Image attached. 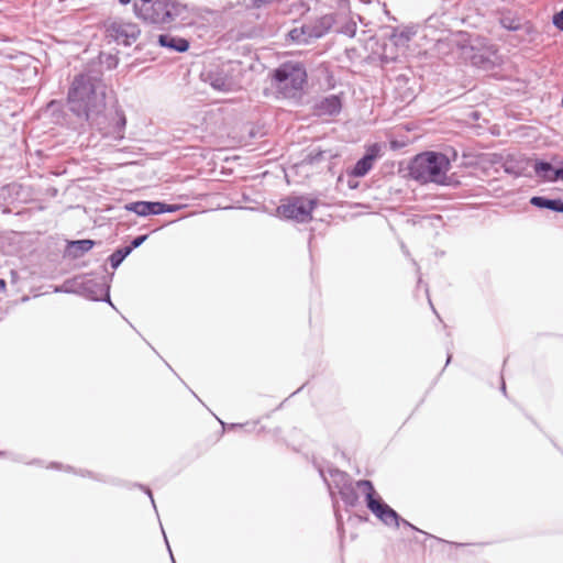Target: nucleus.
<instances>
[{"label": "nucleus", "instance_id": "nucleus-42", "mask_svg": "<svg viewBox=\"0 0 563 563\" xmlns=\"http://www.w3.org/2000/svg\"><path fill=\"white\" fill-rule=\"evenodd\" d=\"M349 186H350V188H354L355 187L354 183H351V181L349 183Z\"/></svg>", "mask_w": 563, "mask_h": 563}, {"label": "nucleus", "instance_id": "nucleus-15", "mask_svg": "<svg viewBox=\"0 0 563 563\" xmlns=\"http://www.w3.org/2000/svg\"><path fill=\"white\" fill-rule=\"evenodd\" d=\"M451 20L452 16L446 11H442L441 13L434 12L426 20L424 27L427 30H434L441 32L448 31Z\"/></svg>", "mask_w": 563, "mask_h": 563}, {"label": "nucleus", "instance_id": "nucleus-3", "mask_svg": "<svg viewBox=\"0 0 563 563\" xmlns=\"http://www.w3.org/2000/svg\"><path fill=\"white\" fill-rule=\"evenodd\" d=\"M451 163L446 155L440 152H423L416 155L409 163V175L421 183H434L444 185L446 173Z\"/></svg>", "mask_w": 563, "mask_h": 563}, {"label": "nucleus", "instance_id": "nucleus-19", "mask_svg": "<svg viewBox=\"0 0 563 563\" xmlns=\"http://www.w3.org/2000/svg\"><path fill=\"white\" fill-rule=\"evenodd\" d=\"M334 155L330 151H323L320 148H312L306 155L303 162L309 165H316L325 158H332Z\"/></svg>", "mask_w": 563, "mask_h": 563}, {"label": "nucleus", "instance_id": "nucleus-5", "mask_svg": "<svg viewBox=\"0 0 563 563\" xmlns=\"http://www.w3.org/2000/svg\"><path fill=\"white\" fill-rule=\"evenodd\" d=\"M318 203L319 200L317 198L305 196L291 197L285 200L276 211L283 219L307 223L312 220V211Z\"/></svg>", "mask_w": 563, "mask_h": 563}, {"label": "nucleus", "instance_id": "nucleus-6", "mask_svg": "<svg viewBox=\"0 0 563 563\" xmlns=\"http://www.w3.org/2000/svg\"><path fill=\"white\" fill-rule=\"evenodd\" d=\"M106 33L108 37L118 44L131 46L139 40L141 29L136 23L118 20L106 25Z\"/></svg>", "mask_w": 563, "mask_h": 563}, {"label": "nucleus", "instance_id": "nucleus-7", "mask_svg": "<svg viewBox=\"0 0 563 563\" xmlns=\"http://www.w3.org/2000/svg\"><path fill=\"white\" fill-rule=\"evenodd\" d=\"M497 13L498 22L505 30L511 32L523 31L526 34L532 32V25L518 11L503 8L498 9Z\"/></svg>", "mask_w": 563, "mask_h": 563}, {"label": "nucleus", "instance_id": "nucleus-24", "mask_svg": "<svg viewBox=\"0 0 563 563\" xmlns=\"http://www.w3.org/2000/svg\"><path fill=\"white\" fill-rule=\"evenodd\" d=\"M186 5L176 1V0H169V3L167 4V10L170 13V23L176 20V18L180 16L186 11Z\"/></svg>", "mask_w": 563, "mask_h": 563}, {"label": "nucleus", "instance_id": "nucleus-43", "mask_svg": "<svg viewBox=\"0 0 563 563\" xmlns=\"http://www.w3.org/2000/svg\"><path fill=\"white\" fill-rule=\"evenodd\" d=\"M4 453L3 452H0V456L3 455Z\"/></svg>", "mask_w": 563, "mask_h": 563}, {"label": "nucleus", "instance_id": "nucleus-4", "mask_svg": "<svg viewBox=\"0 0 563 563\" xmlns=\"http://www.w3.org/2000/svg\"><path fill=\"white\" fill-rule=\"evenodd\" d=\"M356 487L362 490L367 509L385 526L398 528L400 525H404L405 527L426 534L424 531L401 518L395 509L386 504L369 479L357 481ZM427 536L429 534L427 533Z\"/></svg>", "mask_w": 563, "mask_h": 563}, {"label": "nucleus", "instance_id": "nucleus-26", "mask_svg": "<svg viewBox=\"0 0 563 563\" xmlns=\"http://www.w3.org/2000/svg\"><path fill=\"white\" fill-rule=\"evenodd\" d=\"M148 235L147 234H143V235H137L135 236L132 241H131V244L125 246L126 249H131V252L135 249H137L139 246H141L146 240H147Z\"/></svg>", "mask_w": 563, "mask_h": 563}, {"label": "nucleus", "instance_id": "nucleus-34", "mask_svg": "<svg viewBox=\"0 0 563 563\" xmlns=\"http://www.w3.org/2000/svg\"><path fill=\"white\" fill-rule=\"evenodd\" d=\"M320 475L321 477L323 478V481L327 483V485L329 486V488H331V484L328 482L327 477L324 476V472L322 470H320Z\"/></svg>", "mask_w": 563, "mask_h": 563}, {"label": "nucleus", "instance_id": "nucleus-18", "mask_svg": "<svg viewBox=\"0 0 563 563\" xmlns=\"http://www.w3.org/2000/svg\"><path fill=\"white\" fill-rule=\"evenodd\" d=\"M158 44L162 47H166L178 53L186 52L189 48V43L186 38L170 34L158 35Z\"/></svg>", "mask_w": 563, "mask_h": 563}, {"label": "nucleus", "instance_id": "nucleus-31", "mask_svg": "<svg viewBox=\"0 0 563 563\" xmlns=\"http://www.w3.org/2000/svg\"><path fill=\"white\" fill-rule=\"evenodd\" d=\"M139 487L145 490V493H146V494L148 495V497L151 498V501H152L153 507H154V508H156V506H155V501H154V498H153V495H152L151 489H150V488H147V487H144L143 485H140Z\"/></svg>", "mask_w": 563, "mask_h": 563}, {"label": "nucleus", "instance_id": "nucleus-32", "mask_svg": "<svg viewBox=\"0 0 563 563\" xmlns=\"http://www.w3.org/2000/svg\"><path fill=\"white\" fill-rule=\"evenodd\" d=\"M345 34H349L350 36H354L355 34V24L350 25L346 27V30L342 31Z\"/></svg>", "mask_w": 563, "mask_h": 563}, {"label": "nucleus", "instance_id": "nucleus-1", "mask_svg": "<svg viewBox=\"0 0 563 563\" xmlns=\"http://www.w3.org/2000/svg\"><path fill=\"white\" fill-rule=\"evenodd\" d=\"M69 110L103 136L123 139L126 119L123 111L108 108L106 103V85L101 74L87 70L76 75L67 95Z\"/></svg>", "mask_w": 563, "mask_h": 563}, {"label": "nucleus", "instance_id": "nucleus-10", "mask_svg": "<svg viewBox=\"0 0 563 563\" xmlns=\"http://www.w3.org/2000/svg\"><path fill=\"white\" fill-rule=\"evenodd\" d=\"M380 147L378 144L371 145L365 154L355 163L351 170L354 177H364L373 167L374 162L379 156Z\"/></svg>", "mask_w": 563, "mask_h": 563}, {"label": "nucleus", "instance_id": "nucleus-2", "mask_svg": "<svg viewBox=\"0 0 563 563\" xmlns=\"http://www.w3.org/2000/svg\"><path fill=\"white\" fill-rule=\"evenodd\" d=\"M271 86L278 97L298 101L301 99L308 74L298 60H287L271 73Z\"/></svg>", "mask_w": 563, "mask_h": 563}, {"label": "nucleus", "instance_id": "nucleus-28", "mask_svg": "<svg viewBox=\"0 0 563 563\" xmlns=\"http://www.w3.org/2000/svg\"><path fill=\"white\" fill-rule=\"evenodd\" d=\"M159 207H161V214L162 213H167V212H175L177 210H179V206L177 205H168V203H165V202H162L159 201Z\"/></svg>", "mask_w": 563, "mask_h": 563}, {"label": "nucleus", "instance_id": "nucleus-14", "mask_svg": "<svg viewBox=\"0 0 563 563\" xmlns=\"http://www.w3.org/2000/svg\"><path fill=\"white\" fill-rule=\"evenodd\" d=\"M124 209L134 212L140 217H146L151 214H161L159 201H134L129 202L124 206Z\"/></svg>", "mask_w": 563, "mask_h": 563}, {"label": "nucleus", "instance_id": "nucleus-17", "mask_svg": "<svg viewBox=\"0 0 563 563\" xmlns=\"http://www.w3.org/2000/svg\"><path fill=\"white\" fill-rule=\"evenodd\" d=\"M530 203L539 209H548L556 213H563V199L548 198L545 196H533L530 198Z\"/></svg>", "mask_w": 563, "mask_h": 563}, {"label": "nucleus", "instance_id": "nucleus-27", "mask_svg": "<svg viewBox=\"0 0 563 563\" xmlns=\"http://www.w3.org/2000/svg\"><path fill=\"white\" fill-rule=\"evenodd\" d=\"M552 22L555 27L563 31V9L553 15Z\"/></svg>", "mask_w": 563, "mask_h": 563}, {"label": "nucleus", "instance_id": "nucleus-40", "mask_svg": "<svg viewBox=\"0 0 563 563\" xmlns=\"http://www.w3.org/2000/svg\"><path fill=\"white\" fill-rule=\"evenodd\" d=\"M451 358H452V355H451V354H449V355H448V360H446V365L451 362Z\"/></svg>", "mask_w": 563, "mask_h": 563}, {"label": "nucleus", "instance_id": "nucleus-8", "mask_svg": "<svg viewBox=\"0 0 563 563\" xmlns=\"http://www.w3.org/2000/svg\"><path fill=\"white\" fill-rule=\"evenodd\" d=\"M203 80L208 82L214 90L220 92H229L234 89L235 81L224 68L216 67L203 74Z\"/></svg>", "mask_w": 563, "mask_h": 563}, {"label": "nucleus", "instance_id": "nucleus-39", "mask_svg": "<svg viewBox=\"0 0 563 563\" xmlns=\"http://www.w3.org/2000/svg\"><path fill=\"white\" fill-rule=\"evenodd\" d=\"M400 37H404L406 41L409 40V36L408 35H405L404 33L400 34Z\"/></svg>", "mask_w": 563, "mask_h": 563}, {"label": "nucleus", "instance_id": "nucleus-11", "mask_svg": "<svg viewBox=\"0 0 563 563\" xmlns=\"http://www.w3.org/2000/svg\"><path fill=\"white\" fill-rule=\"evenodd\" d=\"M169 0H155L150 5V11L145 12L142 18L155 24L170 23V13L167 10Z\"/></svg>", "mask_w": 563, "mask_h": 563}, {"label": "nucleus", "instance_id": "nucleus-16", "mask_svg": "<svg viewBox=\"0 0 563 563\" xmlns=\"http://www.w3.org/2000/svg\"><path fill=\"white\" fill-rule=\"evenodd\" d=\"M95 244L96 242L90 239L68 241L66 254L71 258H79L85 253L89 252Z\"/></svg>", "mask_w": 563, "mask_h": 563}, {"label": "nucleus", "instance_id": "nucleus-21", "mask_svg": "<svg viewBox=\"0 0 563 563\" xmlns=\"http://www.w3.org/2000/svg\"><path fill=\"white\" fill-rule=\"evenodd\" d=\"M329 474L332 479V483L339 490L349 485L350 477L345 472L340 471L338 468H330Z\"/></svg>", "mask_w": 563, "mask_h": 563}, {"label": "nucleus", "instance_id": "nucleus-29", "mask_svg": "<svg viewBox=\"0 0 563 563\" xmlns=\"http://www.w3.org/2000/svg\"><path fill=\"white\" fill-rule=\"evenodd\" d=\"M54 292H71V289L68 287V282L60 286H56Z\"/></svg>", "mask_w": 563, "mask_h": 563}, {"label": "nucleus", "instance_id": "nucleus-33", "mask_svg": "<svg viewBox=\"0 0 563 563\" xmlns=\"http://www.w3.org/2000/svg\"><path fill=\"white\" fill-rule=\"evenodd\" d=\"M7 287V283L4 279H0V291H4Z\"/></svg>", "mask_w": 563, "mask_h": 563}, {"label": "nucleus", "instance_id": "nucleus-13", "mask_svg": "<svg viewBox=\"0 0 563 563\" xmlns=\"http://www.w3.org/2000/svg\"><path fill=\"white\" fill-rule=\"evenodd\" d=\"M336 15L333 13L324 14L309 25L310 37L320 38L325 35L334 25Z\"/></svg>", "mask_w": 563, "mask_h": 563}, {"label": "nucleus", "instance_id": "nucleus-23", "mask_svg": "<svg viewBox=\"0 0 563 563\" xmlns=\"http://www.w3.org/2000/svg\"><path fill=\"white\" fill-rule=\"evenodd\" d=\"M339 493H340L341 498L345 505H347L350 507H354L357 504L358 496H357L356 492L350 485L340 489Z\"/></svg>", "mask_w": 563, "mask_h": 563}, {"label": "nucleus", "instance_id": "nucleus-25", "mask_svg": "<svg viewBox=\"0 0 563 563\" xmlns=\"http://www.w3.org/2000/svg\"><path fill=\"white\" fill-rule=\"evenodd\" d=\"M155 0H137L134 3V11L137 15L142 16L145 12L150 11V5L154 3Z\"/></svg>", "mask_w": 563, "mask_h": 563}, {"label": "nucleus", "instance_id": "nucleus-37", "mask_svg": "<svg viewBox=\"0 0 563 563\" xmlns=\"http://www.w3.org/2000/svg\"><path fill=\"white\" fill-rule=\"evenodd\" d=\"M121 4L126 5L131 2V0H118Z\"/></svg>", "mask_w": 563, "mask_h": 563}, {"label": "nucleus", "instance_id": "nucleus-35", "mask_svg": "<svg viewBox=\"0 0 563 563\" xmlns=\"http://www.w3.org/2000/svg\"><path fill=\"white\" fill-rule=\"evenodd\" d=\"M240 427H242V424H240V423H231L228 426L229 429H235V428H240Z\"/></svg>", "mask_w": 563, "mask_h": 563}, {"label": "nucleus", "instance_id": "nucleus-36", "mask_svg": "<svg viewBox=\"0 0 563 563\" xmlns=\"http://www.w3.org/2000/svg\"><path fill=\"white\" fill-rule=\"evenodd\" d=\"M78 474H79L80 476H86V475H88V476H92L90 472H84V471H79V472H78Z\"/></svg>", "mask_w": 563, "mask_h": 563}, {"label": "nucleus", "instance_id": "nucleus-30", "mask_svg": "<svg viewBox=\"0 0 563 563\" xmlns=\"http://www.w3.org/2000/svg\"><path fill=\"white\" fill-rule=\"evenodd\" d=\"M104 290H106V298H103L102 300L108 302V303H110L113 307V305H112V302L110 300V294H109L110 292V286L108 284H106V283H104Z\"/></svg>", "mask_w": 563, "mask_h": 563}, {"label": "nucleus", "instance_id": "nucleus-41", "mask_svg": "<svg viewBox=\"0 0 563 563\" xmlns=\"http://www.w3.org/2000/svg\"><path fill=\"white\" fill-rule=\"evenodd\" d=\"M349 186H350V188H354L355 187L354 183H351V181L349 183Z\"/></svg>", "mask_w": 563, "mask_h": 563}, {"label": "nucleus", "instance_id": "nucleus-22", "mask_svg": "<svg viewBox=\"0 0 563 563\" xmlns=\"http://www.w3.org/2000/svg\"><path fill=\"white\" fill-rule=\"evenodd\" d=\"M131 254V249L125 246L117 249L110 256L109 263L113 269H117L122 262Z\"/></svg>", "mask_w": 563, "mask_h": 563}, {"label": "nucleus", "instance_id": "nucleus-9", "mask_svg": "<svg viewBox=\"0 0 563 563\" xmlns=\"http://www.w3.org/2000/svg\"><path fill=\"white\" fill-rule=\"evenodd\" d=\"M532 167L537 177L543 180L552 183L563 180V161H560L555 167L551 162L536 159Z\"/></svg>", "mask_w": 563, "mask_h": 563}, {"label": "nucleus", "instance_id": "nucleus-12", "mask_svg": "<svg viewBox=\"0 0 563 563\" xmlns=\"http://www.w3.org/2000/svg\"><path fill=\"white\" fill-rule=\"evenodd\" d=\"M342 101L336 95H330L317 101L313 106L314 114L319 117H332L341 112Z\"/></svg>", "mask_w": 563, "mask_h": 563}, {"label": "nucleus", "instance_id": "nucleus-38", "mask_svg": "<svg viewBox=\"0 0 563 563\" xmlns=\"http://www.w3.org/2000/svg\"><path fill=\"white\" fill-rule=\"evenodd\" d=\"M500 389H501V391L504 394H506V384H505V382H503Z\"/></svg>", "mask_w": 563, "mask_h": 563}, {"label": "nucleus", "instance_id": "nucleus-20", "mask_svg": "<svg viewBox=\"0 0 563 563\" xmlns=\"http://www.w3.org/2000/svg\"><path fill=\"white\" fill-rule=\"evenodd\" d=\"M289 37L297 43H309L312 37H310V30L308 24H303L301 27H295L289 31Z\"/></svg>", "mask_w": 563, "mask_h": 563}]
</instances>
